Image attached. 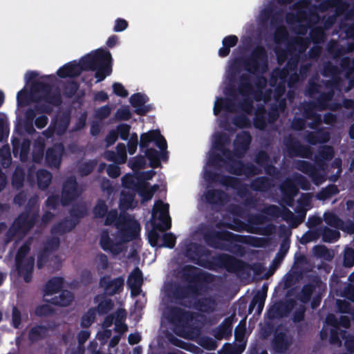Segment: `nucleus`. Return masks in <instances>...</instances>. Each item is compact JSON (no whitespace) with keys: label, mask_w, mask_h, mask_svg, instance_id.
<instances>
[{"label":"nucleus","mask_w":354,"mask_h":354,"mask_svg":"<svg viewBox=\"0 0 354 354\" xmlns=\"http://www.w3.org/2000/svg\"><path fill=\"white\" fill-rule=\"evenodd\" d=\"M139 232L140 225L136 220L129 216L120 217L115 227L102 232L100 245L105 252L117 255L125 249L127 242L137 237Z\"/></svg>","instance_id":"f257e3e1"},{"label":"nucleus","mask_w":354,"mask_h":354,"mask_svg":"<svg viewBox=\"0 0 354 354\" xmlns=\"http://www.w3.org/2000/svg\"><path fill=\"white\" fill-rule=\"evenodd\" d=\"M111 62L110 52L98 49L83 57L79 63L66 64L58 70L57 75L61 77H72L79 75L82 70L91 69L95 71L97 82H100L111 74Z\"/></svg>","instance_id":"f03ea898"},{"label":"nucleus","mask_w":354,"mask_h":354,"mask_svg":"<svg viewBox=\"0 0 354 354\" xmlns=\"http://www.w3.org/2000/svg\"><path fill=\"white\" fill-rule=\"evenodd\" d=\"M155 172L152 170L142 174H136V176L127 175L122 179L124 190L122 192L120 207L123 209L133 207L136 203L134 201V190L136 189L143 201L151 200L153 194L158 189V186L154 185L149 186L146 180L152 178Z\"/></svg>","instance_id":"7ed1b4c3"},{"label":"nucleus","mask_w":354,"mask_h":354,"mask_svg":"<svg viewBox=\"0 0 354 354\" xmlns=\"http://www.w3.org/2000/svg\"><path fill=\"white\" fill-rule=\"evenodd\" d=\"M37 76L35 72L26 73V86L24 89L17 94V102L19 106H24L29 102L30 99L38 100L41 97L45 102L50 104H57L59 102V96H51L50 88L43 84L41 82L35 80Z\"/></svg>","instance_id":"20e7f679"},{"label":"nucleus","mask_w":354,"mask_h":354,"mask_svg":"<svg viewBox=\"0 0 354 354\" xmlns=\"http://www.w3.org/2000/svg\"><path fill=\"white\" fill-rule=\"evenodd\" d=\"M169 205L161 201L155 203L152 213L153 230L149 233V241L152 246L158 245L156 230L165 231L170 228L171 219L168 215Z\"/></svg>","instance_id":"39448f33"},{"label":"nucleus","mask_w":354,"mask_h":354,"mask_svg":"<svg viewBox=\"0 0 354 354\" xmlns=\"http://www.w3.org/2000/svg\"><path fill=\"white\" fill-rule=\"evenodd\" d=\"M151 142H154L156 146L161 150L160 153H158L155 149H149L147 152L151 166L152 167H157L160 165V160L166 158L165 150L167 149V143L165 138L158 131H151L141 136L140 145L142 147L147 146Z\"/></svg>","instance_id":"423d86ee"},{"label":"nucleus","mask_w":354,"mask_h":354,"mask_svg":"<svg viewBox=\"0 0 354 354\" xmlns=\"http://www.w3.org/2000/svg\"><path fill=\"white\" fill-rule=\"evenodd\" d=\"M63 280L54 278L48 281L46 287L45 301L60 306H68L73 299V295L66 290H62Z\"/></svg>","instance_id":"0eeeda50"},{"label":"nucleus","mask_w":354,"mask_h":354,"mask_svg":"<svg viewBox=\"0 0 354 354\" xmlns=\"http://www.w3.org/2000/svg\"><path fill=\"white\" fill-rule=\"evenodd\" d=\"M115 317L108 316L105 318L102 324V328L97 333V338L100 340L105 341L111 334V330L109 329L111 326L114 320L115 329L118 333H124L127 330V326L124 324L123 321L125 317V312L122 309L118 310L115 313Z\"/></svg>","instance_id":"6e6552de"},{"label":"nucleus","mask_w":354,"mask_h":354,"mask_svg":"<svg viewBox=\"0 0 354 354\" xmlns=\"http://www.w3.org/2000/svg\"><path fill=\"white\" fill-rule=\"evenodd\" d=\"M29 248L27 245L21 247L16 257V263L19 274L26 281L30 280V274L34 266V259L30 256H26Z\"/></svg>","instance_id":"1a4fd4ad"},{"label":"nucleus","mask_w":354,"mask_h":354,"mask_svg":"<svg viewBox=\"0 0 354 354\" xmlns=\"http://www.w3.org/2000/svg\"><path fill=\"white\" fill-rule=\"evenodd\" d=\"M266 84V80L264 79H260L259 80L258 85L256 86L255 88H252L250 85L246 83H243L240 88V95L242 97H248V99L252 96L256 100H263L266 101L270 97V95H263V85Z\"/></svg>","instance_id":"9d476101"},{"label":"nucleus","mask_w":354,"mask_h":354,"mask_svg":"<svg viewBox=\"0 0 354 354\" xmlns=\"http://www.w3.org/2000/svg\"><path fill=\"white\" fill-rule=\"evenodd\" d=\"M245 329L240 326L235 330V339L237 343L235 345H228L225 347L223 354H241L245 348L244 342Z\"/></svg>","instance_id":"9b49d317"},{"label":"nucleus","mask_w":354,"mask_h":354,"mask_svg":"<svg viewBox=\"0 0 354 354\" xmlns=\"http://www.w3.org/2000/svg\"><path fill=\"white\" fill-rule=\"evenodd\" d=\"M124 281L121 278L111 279L109 278H103L100 284L109 295H113L121 290Z\"/></svg>","instance_id":"f8f14e48"},{"label":"nucleus","mask_w":354,"mask_h":354,"mask_svg":"<svg viewBox=\"0 0 354 354\" xmlns=\"http://www.w3.org/2000/svg\"><path fill=\"white\" fill-rule=\"evenodd\" d=\"M127 283L131 290V295L133 296L139 295L140 292V287L142 283L141 272L138 269H135L130 274Z\"/></svg>","instance_id":"ddd939ff"},{"label":"nucleus","mask_w":354,"mask_h":354,"mask_svg":"<svg viewBox=\"0 0 354 354\" xmlns=\"http://www.w3.org/2000/svg\"><path fill=\"white\" fill-rule=\"evenodd\" d=\"M147 100V97L140 93L132 95L129 99L131 104L135 108L136 113L138 114H143L148 111V108L145 106Z\"/></svg>","instance_id":"4468645a"},{"label":"nucleus","mask_w":354,"mask_h":354,"mask_svg":"<svg viewBox=\"0 0 354 354\" xmlns=\"http://www.w3.org/2000/svg\"><path fill=\"white\" fill-rule=\"evenodd\" d=\"M223 156L227 159V161L225 160V163L230 167V171L234 172L236 174H241L244 173L247 174L245 167L236 158H232L229 153L223 151Z\"/></svg>","instance_id":"2eb2a0df"},{"label":"nucleus","mask_w":354,"mask_h":354,"mask_svg":"<svg viewBox=\"0 0 354 354\" xmlns=\"http://www.w3.org/2000/svg\"><path fill=\"white\" fill-rule=\"evenodd\" d=\"M105 158L111 161L116 163H124L127 159L126 149L124 145H118L117 147V152L107 151L105 153Z\"/></svg>","instance_id":"dca6fc26"},{"label":"nucleus","mask_w":354,"mask_h":354,"mask_svg":"<svg viewBox=\"0 0 354 354\" xmlns=\"http://www.w3.org/2000/svg\"><path fill=\"white\" fill-rule=\"evenodd\" d=\"M62 153L63 147L62 145H57L54 149H49L46 156L48 163L51 166L57 167L60 163Z\"/></svg>","instance_id":"f3484780"},{"label":"nucleus","mask_w":354,"mask_h":354,"mask_svg":"<svg viewBox=\"0 0 354 354\" xmlns=\"http://www.w3.org/2000/svg\"><path fill=\"white\" fill-rule=\"evenodd\" d=\"M81 192V189L77 187L75 180L73 178H71L68 180L64 186V203L66 204L68 202L66 200V197H70L71 198L77 196L79 193Z\"/></svg>","instance_id":"a211bd4d"},{"label":"nucleus","mask_w":354,"mask_h":354,"mask_svg":"<svg viewBox=\"0 0 354 354\" xmlns=\"http://www.w3.org/2000/svg\"><path fill=\"white\" fill-rule=\"evenodd\" d=\"M248 71H263L266 68V62L264 59V54L261 52L259 55L252 61V64L245 66Z\"/></svg>","instance_id":"6ab92c4d"},{"label":"nucleus","mask_w":354,"mask_h":354,"mask_svg":"<svg viewBox=\"0 0 354 354\" xmlns=\"http://www.w3.org/2000/svg\"><path fill=\"white\" fill-rule=\"evenodd\" d=\"M237 37L234 35L226 37L223 40V47L219 49L218 53L220 56L225 57L228 55L230 48L236 45Z\"/></svg>","instance_id":"aec40b11"},{"label":"nucleus","mask_w":354,"mask_h":354,"mask_svg":"<svg viewBox=\"0 0 354 354\" xmlns=\"http://www.w3.org/2000/svg\"><path fill=\"white\" fill-rule=\"evenodd\" d=\"M95 304H97V311L100 314H104L109 312L113 307L111 301L102 296H97L95 298Z\"/></svg>","instance_id":"412c9836"},{"label":"nucleus","mask_w":354,"mask_h":354,"mask_svg":"<svg viewBox=\"0 0 354 354\" xmlns=\"http://www.w3.org/2000/svg\"><path fill=\"white\" fill-rule=\"evenodd\" d=\"M250 142V138L246 133H243L238 136L236 141V145H238L236 151L237 156H239L244 151H245Z\"/></svg>","instance_id":"4be33fe9"},{"label":"nucleus","mask_w":354,"mask_h":354,"mask_svg":"<svg viewBox=\"0 0 354 354\" xmlns=\"http://www.w3.org/2000/svg\"><path fill=\"white\" fill-rule=\"evenodd\" d=\"M97 310L95 308H90L85 313L81 319V326L84 328L89 327L95 321Z\"/></svg>","instance_id":"5701e85b"},{"label":"nucleus","mask_w":354,"mask_h":354,"mask_svg":"<svg viewBox=\"0 0 354 354\" xmlns=\"http://www.w3.org/2000/svg\"><path fill=\"white\" fill-rule=\"evenodd\" d=\"M221 110L232 111L233 108L231 107L227 101L222 98H217L214 103V113L217 115Z\"/></svg>","instance_id":"b1692460"},{"label":"nucleus","mask_w":354,"mask_h":354,"mask_svg":"<svg viewBox=\"0 0 354 354\" xmlns=\"http://www.w3.org/2000/svg\"><path fill=\"white\" fill-rule=\"evenodd\" d=\"M38 185L41 188H46L51 180V175L46 171H39L37 174Z\"/></svg>","instance_id":"393cba45"},{"label":"nucleus","mask_w":354,"mask_h":354,"mask_svg":"<svg viewBox=\"0 0 354 354\" xmlns=\"http://www.w3.org/2000/svg\"><path fill=\"white\" fill-rule=\"evenodd\" d=\"M68 127V119L66 118L62 121L59 122H56L54 124V127H50V131H53V133H56L59 135L62 133Z\"/></svg>","instance_id":"a878e982"},{"label":"nucleus","mask_w":354,"mask_h":354,"mask_svg":"<svg viewBox=\"0 0 354 354\" xmlns=\"http://www.w3.org/2000/svg\"><path fill=\"white\" fill-rule=\"evenodd\" d=\"M205 198L209 203H216L222 200V194L217 191H209L206 194Z\"/></svg>","instance_id":"bb28decb"},{"label":"nucleus","mask_w":354,"mask_h":354,"mask_svg":"<svg viewBox=\"0 0 354 354\" xmlns=\"http://www.w3.org/2000/svg\"><path fill=\"white\" fill-rule=\"evenodd\" d=\"M112 87L113 93L115 95L122 97H127L128 95V91L120 83H114Z\"/></svg>","instance_id":"cd10ccee"},{"label":"nucleus","mask_w":354,"mask_h":354,"mask_svg":"<svg viewBox=\"0 0 354 354\" xmlns=\"http://www.w3.org/2000/svg\"><path fill=\"white\" fill-rule=\"evenodd\" d=\"M344 264L349 267L354 264V250L351 248H348L345 250Z\"/></svg>","instance_id":"c85d7f7f"},{"label":"nucleus","mask_w":354,"mask_h":354,"mask_svg":"<svg viewBox=\"0 0 354 354\" xmlns=\"http://www.w3.org/2000/svg\"><path fill=\"white\" fill-rule=\"evenodd\" d=\"M162 239H163V243H162V244H160V245H163V246H166V247H169V248L174 247V245L175 244V241H176V238L173 234H164Z\"/></svg>","instance_id":"c756f323"},{"label":"nucleus","mask_w":354,"mask_h":354,"mask_svg":"<svg viewBox=\"0 0 354 354\" xmlns=\"http://www.w3.org/2000/svg\"><path fill=\"white\" fill-rule=\"evenodd\" d=\"M46 331L45 328L42 326H37L33 328L30 333V338L32 340H35L37 338L41 337L44 335Z\"/></svg>","instance_id":"7c9ffc66"},{"label":"nucleus","mask_w":354,"mask_h":354,"mask_svg":"<svg viewBox=\"0 0 354 354\" xmlns=\"http://www.w3.org/2000/svg\"><path fill=\"white\" fill-rule=\"evenodd\" d=\"M106 212V207L105 204L102 201H100L96 205L95 207L94 208V214L96 216H99V217L103 216H104Z\"/></svg>","instance_id":"2f4dec72"},{"label":"nucleus","mask_w":354,"mask_h":354,"mask_svg":"<svg viewBox=\"0 0 354 354\" xmlns=\"http://www.w3.org/2000/svg\"><path fill=\"white\" fill-rule=\"evenodd\" d=\"M164 315L171 321V322H176L178 320L181 319V315L178 309H174L171 312V315H167L166 312L164 313Z\"/></svg>","instance_id":"473e14b6"},{"label":"nucleus","mask_w":354,"mask_h":354,"mask_svg":"<svg viewBox=\"0 0 354 354\" xmlns=\"http://www.w3.org/2000/svg\"><path fill=\"white\" fill-rule=\"evenodd\" d=\"M131 113L128 108L124 107L120 109L116 113V118L120 120H127L129 118Z\"/></svg>","instance_id":"72a5a7b5"},{"label":"nucleus","mask_w":354,"mask_h":354,"mask_svg":"<svg viewBox=\"0 0 354 354\" xmlns=\"http://www.w3.org/2000/svg\"><path fill=\"white\" fill-rule=\"evenodd\" d=\"M128 24L126 20L118 19L115 21V24L113 28L114 31L121 32L127 28Z\"/></svg>","instance_id":"f704fd0d"},{"label":"nucleus","mask_w":354,"mask_h":354,"mask_svg":"<svg viewBox=\"0 0 354 354\" xmlns=\"http://www.w3.org/2000/svg\"><path fill=\"white\" fill-rule=\"evenodd\" d=\"M130 130L129 126L127 124H121L118 127V133L120 134L121 138L127 140Z\"/></svg>","instance_id":"c9c22d12"},{"label":"nucleus","mask_w":354,"mask_h":354,"mask_svg":"<svg viewBox=\"0 0 354 354\" xmlns=\"http://www.w3.org/2000/svg\"><path fill=\"white\" fill-rule=\"evenodd\" d=\"M324 218H325L326 222L331 225H334V226L339 225V220L337 219L336 216L332 213L325 214Z\"/></svg>","instance_id":"e433bc0d"},{"label":"nucleus","mask_w":354,"mask_h":354,"mask_svg":"<svg viewBox=\"0 0 354 354\" xmlns=\"http://www.w3.org/2000/svg\"><path fill=\"white\" fill-rule=\"evenodd\" d=\"M53 311V308L49 304H44L38 307L36 310L37 314L39 315H46Z\"/></svg>","instance_id":"4c0bfd02"},{"label":"nucleus","mask_w":354,"mask_h":354,"mask_svg":"<svg viewBox=\"0 0 354 354\" xmlns=\"http://www.w3.org/2000/svg\"><path fill=\"white\" fill-rule=\"evenodd\" d=\"M21 319V315L20 312L17 308H14L12 311V324L15 328L19 326Z\"/></svg>","instance_id":"58836bf2"},{"label":"nucleus","mask_w":354,"mask_h":354,"mask_svg":"<svg viewBox=\"0 0 354 354\" xmlns=\"http://www.w3.org/2000/svg\"><path fill=\"white\" fill-rule=\"evenodd\" d=\"M137 140H138V138H137V136L136 134L133 135L131 138V140L129 142V147H128L129 152L131 154L134 153L136 150Z\"/></svg>","instance_id":"ea45409f"},{"label":"nucleus","mask_w":354,"mask_h":354,"mask_svg":"<svg viewBox=\"0 0 354 354\" xmlns=\"http://www.w3.org/2000/svg\"><path fill=\"white\" fill-rule=\"evenodd\" d=\"M108 175L111 177L115 178L120 175L119 167L116 165H109L107 168Z\"/></svg>","instance_id":"a19ab883"},{"label":"nucleus","mask_w":354,"mask_h":354,"mask_svg":"<svg viewBox=\"0 0 354 354\" xmlns=\"http://www.w3.org/2000/svg\"><path fill=\"white\" fill-rule=\"evenodd\" d=\"M144 164V159L139 158L131 163V167L132 169L136 172L138 169L142 168Z\"/></svg>","instance_id":"79ce46f5"},{"label":"nucleus","mask_w":354,"mask_h":354,"mask_svg":"<svg viewBox=\"0 0 354 354\" xmlns=\"http://www.w3.org/2000/svg\"><path fill=\"white\" fill-rule=\"evenodd\" d=\"M223 145L222 142V137L221 136H218L217 134L214 135V143L213 146L214 148L218 151H221L222 150L221 145Z\"/></svg>","instance_id":"37998d69"},{"label":"nucleus","mask_w":354,"mask_h":354,"mask_svg":"<svg viewBox=\"0 0 354 354\" xmlns=\"http://www.w3.org/2000/svg\"><path fill=\"white\" fill-rule=\"evenodd\" d=\"M90 336L88 330H82L78 334V341L80 344L84 343Z\"/></svg>","instance_id":"c03bdc74"},{"label":"nucleus","mask_w":354,"mask_h":354,"mask_svg":"<svg viewBox=\"0 0 354 354\" xmlns=\"http://www.w3.org/2000/svg\"><path fill=\"white\" fill-rule=\"evenodd\" d=\"M110 113V108L109 106H104L99 109L97 112V115L100 118H104L106 117Z\"/></svg>","instance_id":"a18cd8bd"},{"label":"nucleus","mask_w":354,"mask_h":354,"mask_svg":"<svg viewBox=\"0 0 354 354\" xmlns=\"http://www.w3.org/2000/svg\"><path fill=\"white\" fill-rule=\"evenodd\" d=\"M117 133L114 131H111L106 137V141L108 145H112L117 140Z\"/></svg>","instance_id":"49530a36"},{"label":"nucleus","mask_w":354,"mask_h":354,"mask_svg":"<svg viewBox=\"0 0 354 354\" xmlns=\"http://www.w3.org/2000/svg\"><path fill=\"white\" fill-rule=\"evenodd\" d=\"M140 339V335L138 333L131 334L129 336V342L131 344H135L139 342Z\"/></svg>","instance_id":"de8ad7c7"},{"label":"nucleus","mask_w":354,"mask_h":354,"mask_svg":"<svg viewBox=\"0 0 354 354\" xmlns=\"http://www.w3.org/2000/svg\"><path fill=\"white\" fill-rule=\"evenodd\" d=\"M98 261H99L100 266L102 268H105L107 267V266H108V259H107V257L105 255L100 254L98 257Z\"/></svg>","instance_id":"09e8293b"},{"label":"nucleus","mask_w":354,"mask_h":354,"mask_svg":"<svg viewBox=\"0 0 354 354\" xmlns=\"http://www.w3.org/2000/svg\"><path fill=\"white\" fill-rule=\"evenodd\" d=\"M327 233L328 232H325V234H324V239L326 241H328V242L333 241L337 239V238L339 236L338 232H337L336 231L331 232V236H330V237L328 236Z\"/></svg>","instance_id":"8fccbe9b"},{"label":"nucleus","mask_w":354,"mask_h":354,"mask_svg":"<svg viewBox=\"0 0 354 354\" xmlns=\"http://www.w3.org/2000/svg\"><path fill=\"white\" fill-rule=\"evenodd\" d=\"M47 118L45 116H40L39 117L36 122V126L39 128H43L46 124Z\"/></svg>","instance_id":"3c124183"},{"label":"nucleus","mask_w":354,"mask_h":354,"mask_svg":"<svg viewBox=\"0 0 354 354\" xmlns=\"http://www.w3.org/2000/svg\"><path fill=\"white\" fill-rule=\"evenodd\" d=\"M118 37L115 35H113L108 39L106 44L108 46L112 48L118 44Z\"/></svg>","instance_id":"603ef678"},{"label":"nucleus","mask_w":354,"mask_h":354,"mask_svg":"<svg viewBox=\"0 0 354 354\" xmlns=\"http://www.w3.org/2000/svg\"><path fill=\"white\" fill-rule=\"evenodd\" d=\"M253 307L254 308L256 306H258L259 311L260 312L263 306V298H255L254 301H253Z\"/></svg>","instance_id":"864d4df0"},{"label":"nucleus","mask_w":354,"mask_h":354,"mask_svg":"<svg viewBox=\"0 0 354 354\" xmlns=\"http://www.w3.org/2000/svg\"><path fill=\"white\" fill-rule=\"evenodd\" d=\"M7 135L8 131L6 127L3 124H0V141H1Z\"/></svg>","instance_id":"5fc2aeb1"},{"label":"nucleus","mask_w":354,"mask_h":354,"mask_svg":"<svg viewBox=\"0 0 354 354\" xmlns=\"http://www.w3.org/2000/svg\"><path fill=\"white\" fill-rule=\"evenodd\" d=\"M108 98V95L104 92H100L96 94L95 100L99 101H104Z\"/></svg>","instance_id":"6e6d98bb"},{"label":"nucleus","mask_w":354,"mask_h":354,"mask_svg":"<svg viewBox=\"0 0 354 354\" xmlns=\"http://www.w3.org/2000/svg\"><path fill=\"white\" fill-rule=\"evenodd\" d=\"M116 215V212H110L106 221V224H111Z\"/></svg>","instance_id":"4d7b16f0"},{"label":"nucleus","mask_w":354,"mask_h":354,"mask_svg":"<svg viewBox=\"0 0 354 354\" xmlns=\"http://www.w3.org/2000/svg\"><path fill=\"white\" fill-rule=\"evenodd\" d=\"M340 324L345 328H347L349 326V319L346 316L344 315L341 317Z\"/></svg>","instance_id":"13d9d810"},{"label":"nucleus","mask_w":354,"mask_h":354,"mask_svg":"<svg viewBox=\"0 0 354 354\" xmlns=\"http://www.w3.org/2000/svg\"><path fill=\"white\" fill-rule=\"evenodd\" d=\"M336 192V189L333 187H328L327 189L324 191V193H326V196H329L331 194H333Z\"/></svg>","instance_id":"bf43d9fd"},{"label":"nucleus","mask_w":354,"mask_h":354,"mask_svg":"<svg viewBox=\"0 0 354 354\" xmlns=\"http://www.w3.org/2000/svg\"><path fill=\"white\" fill-rule=\"evenodd\" d=\"M119 341H120V336H118V335L114 336L111 340L110 346H115L116 344H118Z\"/></svg>","instance_id":"052dcab7"},{"label":"nucleus","mask_w":354,"mask_h":354,"mask_svg":"<svg viewBox=\"0 0 354 354\" xmlns=\"http://www.w3.org/2000/svg\"><path fill=\"white\" fill-rule=\"evenodd\" d=\"M235 124L239 127H244L248 124V120L246 118H243L241 119V120L240 122L236 121Z\"/></svg>","instance_id":"680f3d73"},{"label":"nucleus","mask_w":354,"mask_h":354,"mask_svg":"<svg viewBox=\"0 0 354 354\" xmlns=\"http://www.w3.org/2000/svg\"><path fill=\"white\" fill-rule=\"evenodd\" d=\"M245 103L248 104V102H247L248 99L245 98ZM242 109L244 111H245L247 113H250L251 111L250 109H249V104H243Z\"/></svg>","instance_id":"e2e57ef3"},{"label":"nucleus","mask_w":354,"mask_h":354,"mask_svg":"<svg viewBox=\"0 0 354 354\" xmlns=\"http://www.w3.org/2000/svg\"><path fill=\"white\" fill-rule=\"evenodd\" d=\"M86 171H82L83 174H84V175H87L93 169V166L91 164L86 165Z\"/></svg>","instance_id":"0e129e2a"},{"label":"nucleus","mask_w":354,"mask_h":354,"mask_svg":"<svg viewBox=\"0 0 354 354\" xmlns=\"http://www.w3.org/2000/svg\"><path fill=\"white\" fill-rule=\"evenodd\" d=\"M27 120H28V122H30V123H32V122L33 120V114H32V113L28 112L27 113Z\"/></svg>","instance_id":"69168bd1"},{"label":"nucleus","mask_w":354,"mask_h":354,"mask_svg":"<svg viewBox=\"0 0 354 354\" xmlns=\"http://www.w3.org/2000/svg\"><path fill=\"white\" fill-rule=\"evenodd\" d=\"M341 304H342V301H338V305H339V308L340 310L342 312H347V306H346L345 307H343L341 306Z\"/></svg>","instance_id":"338daca9"},{"label":"nucleus","mask_w":354,"mask_h":354,"mask_svg":"<svg viewBox=\"0 0 354 354\" xmlns=\"http://www.w3.org/2000/svg\"><path fill=\"white\" fill-rule=\"evenodd\" d=\"M350 136L352 138H354V125L351 127L350 130Z\"/></svg>","instance_id":"774afa93"}]
</instances>
